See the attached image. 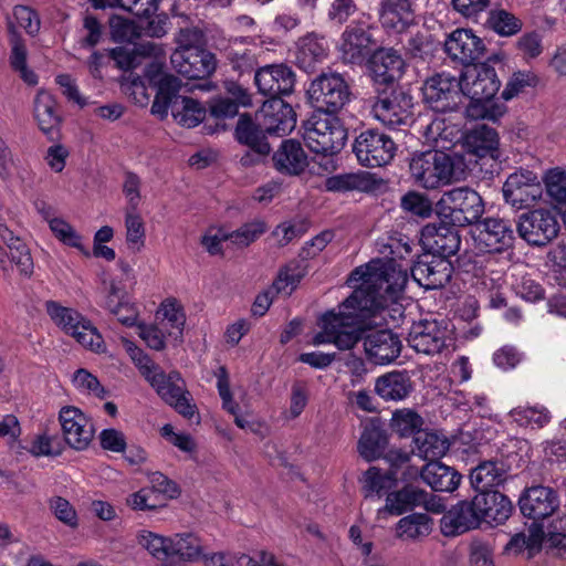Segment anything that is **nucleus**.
Instances as JSON below:
<instances>
[{"instance_id":"f704fd0d","label":"nucleus","mask_w":566,"mask_h":566,"mask_svg":"<svg viewBox=\"0 0 566 566\" xmlns=\"http://www.w3.org/2000/svg\"><path fill=\"white\" fill-rule=\"evenodd\" d=\"M412 381L407 371L387 373L376 379L375 392L386 401H400L412 391Z\"/></svg>"},{"instance_id":"4d7b16f0","label":"nucleus","mask_w":566,"mask_h":566,"mask_svg":"<svg viewBox=\"0 0 566 566\" xmlns=\"http://www.w3.org/2000/svg\"><path fill=\"white\" fill-rule=\"evenodd\" d=\"M302 277L303 273L296 265H287L279 272L276 280L271 286V291L287 297L296 289Z\"/></svg>"},{"instance_id":"e2e57ef3","label":"nucleus","mask_w":566,"mask_h":566,"mask_svg":"<svg viewBox=\"0 0 566 566\" xmlns=\"http://www.w3.org/2000/svg\"><path fill=\"white\" fill-rule=\"evenodd\" d=\"M126 504L134 511H153L163 506V499L154 489L143 488L128 495Z\"/></svg>"},{"instance_id":"7c9ffc66","label":"nucleus","mask_w":566,"mask_h":566,"mask_svg":"<svg viewBox=\"0 0 566 566\" xmlns=\"http://www.w3.org/2000/svg\"><path fill=\"white\" fill-rule=\"evenodd\" d=\"M480 521L473 499L461 501L443 514L440 520V528L444 536H457L470 530L478 528Z\"/></svg>"},{"instance_id":"69168bd1","label":"nucleus","mask_w":566,"mask_h":566,"mask_svg":"<svg viewBox=\"0 0 566 566\" xmlns=\"http://www.w3.org/2000/svg\"><path fill=\"white\" fill-rule=\"evenodd\" d=\"M157 315L161 317V324L168 328L176 329L179 334L182 331L186 318L180 305L174 300L165 301Z\"/></svg>"},{"instance_id":"13d9d810","label":"nucleus","mask_w":566,"mask_h":566,"mask_svg":"<svg viewBox=\"0 0 566 566\" xmlns=\"http://www.w3.org/2000/svg\"><path fill=\"white\" fill-rule=\"evenodd\" d=\"M511 416L520 426H536L538 428L548 423L551 416L547 409L537 407H517Z\"/></svg>"},{"instance_id":"473e14b6","label":"nucleus","mask_w":566,"mask_h":566,"mask_svg":"<svg viewBox=\"0 0 566 566\" xmlns=\"http://www.w3.org/2000/svg\"><path fill=\"white\" fill-rule=\"evenodd\" d=\"M329 44L324 35L310 32L296 42V63L306 72L328 56Z\"/></svg>"},{"instance_id":"f3484780","label":"nucleus","mask_w":566,"mask_h":566,"mask_svg":"<svg viewBox=\"0 0 566 566\" xmlns=\"http://www.w3.org/2000/svg\"><path fill=\"white\" fill-rule=\"evenodd\" d=\"M450 333L444 319H421L412 324L407 340L417 353L434 355L446 347Z\"/></svg>"},{"instance_id":"39448f33","label":"nucleus","mask_w":566,"mask_h":566,"mask_svg":"<svg viewBox=\"0 0 566 566\" xmlns=\"http://www.w3.org/2000/svg\"><path fill=\"white\" fill-rule=\"evenodd\" d=\"M440 219L452 226L465 227L479 222L484 212L481 196L467 187L444 192L436 206Z\"/></svg>"},{"instance_id":"b1692460","label":"nucleus","mask_w":566,"mask_h":566,"mask_svg":"<svg viewBox=\"0 0 566 566\" xmlns=\"http://www.w3.org/2000/svg\"><path fill=\"white\" fill-rule=\"evenodd\" d=\"M462 149L470 158L465 159L468 166L473 163L472 157H490L499 160L501 157L499 150V135L496 130L488 125H476L470 129L462 138ZM465 157L464 155H462Z\"/></svg>"},{"instance_id":"8fccbe9b","label":"nucleus","mask_w":566,"mask_h":566,"mask_svg":"<svg viewBox=\"0 0 566 566\" xmlns=\"http://www.w3.org/2000/svg\"><path fill=\"white\" fill-rule=\"evenodd\" d=\"M268 230V224L262 219H254L243 223L234 231H228L229 244L234 249H245L255 242Z\"/></svg>"},{"instance_id":"37998d69","label":"nucleus","mask_w":566,"mask_h":566,"mask_svg":"<svg viewBox=\"0 0 566 566\" xmlns=\"http://www.w3.org/2000/svg\"><path fill=\"white\" fill-rule=\"evenodd\" d=\"M0 240L12 254V261L22 275L30 276L33 272V261L23 241L2 222H0Z\"/></svg>"},{"instance_id":"09e8293b","label":"nucleus","mask_w":566,"mask_h":566,"mask_svg":"<svg viewBox=\"0 0 566 566\" xmlns=\"http://www.w3.org/2000/svg\"><path fill=\"white\" fill-rule=\"evenodd\" d=\"M180 88V81L172 76H164L158 86V92L151 105V113L165 118L168 115L169 109L172 112V104L177 97Z\"/></svg>"},{"instance_id":"bf43d9fd","label":"nucleus","mask_w":566,"mask_h":566,"mask_svg":"<svg viewBox=\"0 0 566 566\" xmlns=\"http://www.w3.org/2000/svg\"><path fill=\"white\" fill-rule=\"evenodd\" d=\"M395 482V472L382 474L379 469L371 467L364 473V489L367 495H380L384 490L390 489Z\"/></svg>"},{"instance_id":"c85d7f7f","label":"nucleus","mask_w":566,"mask_h":566,"mask_svg":"<svg viewBox=\"0 0 566 566\" xmlns=\"http://www.w3.org/2000/svg\"><path fill=\"white\" fill-rule=\"evenodd\" d=\"M518 503L522 514L534 521L551 516L559 505L556 492L542 485L527 489Z\"/></svg>"},{"instance_id":"20e7f679","label":"nucleus","mask_w":566,"mask_h":566,"mask_svg":"<svg viewBox=\"0 0 566 566\" xmlns=\"http://www.w3.org/2000/svg\"><path fill=\"white\" fill-rule=\"evenodd\" d=\"M303 127L304 142L313 153L334 155L345 145L347 130L335 115L315 111Z\"/></svg>"},{"instance_id":"6e6d98bb","label":"nucleus","mask_w":566,"mask_h":566,"mask_svg":"<svg viewBox=\"0 0 566 566\" xmlns=\"http://www.w3.org/2000/svg\"><path fill=\"white\" fill-rule=\"evenodd\" d=\"M49 226L55 238L63 244L77 249L85 255H90L88 250L82 243L81 234L65 220L53 218L49 221Z\"/></svg>"},{"instance_id":"ddd939ff","label":"nucleus","mask_w":566,"mask_h":566,"mask_svg":"<svg viewBox=\"0 0 566 566\" xmlns=\"http://www.w3.org/2000/svg\"><path fill=\"white\" fill-rule=\"evenodd\" d=\"M147 380L161 399L174 407L179 415L188 419L196 415L197 407L191 402L190 394L185 389V384L179 373L171 371L165 374L158 368Z\"/></svg>"},{"instance_id":"2eb2a0df","label":"nucleus","mask_w":566,"mask_h":566,"mask_svg":"<svg viewBox=\"0 0 566 566\" xmlns=\"http://www.w3.org/2000/svg\"><path fill=\"white\" fill-rule=\"evenodd\" d=\"M502 192L506 203L515 209H523L542 198L543 187L537 174L520 169L506 178Z\"/></svg>"},{"instance_id":"0e129e2a","label":"nucleus","mask_w":566,"mask_h":566,"mask_svg":"<svg viewBox=\"0 0 566 566\" xmlns=\"http://www.w3.org/2000/svg\"><path fill=\"white\" fill-rule=\"evenodd\" d=\"M544 184L548 196L558 203H566V171L554 168L546 172Z\"/></svg>"},{"instance_id":"4468645a","label":"nucleus","mask_w":566,"mask_h":566,"mask_svg":"<svg viewBox=\"0 0 566 566\" xmlns=\"http://www.w3.org/2000/svg\"><path fill=\"white\" fill-rule=\"evenodd\" d=\"M557 214L551 209H535L523 213L517 223V232L532 245H546L559 232Z\"/></svg>"},{"instance_id":"f8f14e48","label":"nucleus","mask_w":566,"mask_h":566,"mask_svg":"<svg viewBox=\"0 0 566 566\" xmlns=\"http://www.w3.org/2000/svg\"><path fill=\"white\" fill-rule=\"evenodd\" d=\"M472 238L480 253H501L513 247L514 231L510 221L489 217L474 224Z\"/></svg>"},{"instance_id":"c03bdc74","label":"nucleus","mask_w":566,"mask_h":566,"mask_svg":"<svg viewBox=\"0 0 566 566\" xmlns=\"http://www.w3.org/2000/svg\"><path fill=\"white\" fill-rule=\"evenodd\" d=\"M9 42L11 48L9 57L10 66L13 71L20 74V77L24 83L28 85H35L38 83V75L28 67V50L24 40L15 30L12 29L10 31Z\"/></svg>"},{"instance_id":"6ab92c4d","label":"nucleus","mask_w":566,"mask_h":566,"mask_svg":"<svg viewBox=\"0 0 566 566\" xmlns=\"http://www.w3.org/2000/svg\"><path fill=\"white\" fill-rule=\"evenodd\" d=\"M458 226L442 220L439 223H428L421 230L420 241L430 254L448 260L457 254L461 245Z\"/></svg>"},{"instance_id":"3c124183","label":"nucleus","mask_w":566,"mask_h":566,"mask_svg":"<svg viewBox=\"0 0 566 566\" xmlns=\"http://www.w3.org/2000/svg\"><path fill=\"white\" fill-rule=\"evenodd\" d=\"M544 532L542 527L535 525L530 528L528 535L524 533L515 534L506 544L505 549L510 553L518 554L527 551V557L531 558L541 549Z\"/></svg>"},{"instance_id":"cd10ccee","label":"nucleus","mask_w":566,"mask_h":566,"mask_svg":"<svg viewBox=\"0 0 566 566\" xmlns=\"http://www.w3.org/2000/svg\"><path fill=\"white\" fill-rule=\"evenodd\" d=\"M420 134L424 144L442 151L451 149L463 138L459 125L438 113L429 123L420 125Z\"/></svg>"},{"instance_id":"412c9836","label":"nucleus","mask_w":566,"mask_h":566,"mask_svg":"<svg viewBox=\"0 0 566 566\" xmlns=\"http://www.w3.org/2000/svg\"><path fill=\"white\" fill-rule=\"evenodd\" d=\"M484 50L483 40L468 29L452 31L444 41V51L448 56L467 67L482 57Z\"/></svg>"},{"instance_id":"a211bd4d","label":"nucleus","mask_w":566,"mask_h":566,"mask_svg":"<svg viewBox=\"0 0 566 566\" xmlns=\"http://www.w3.org/2000/svg\"><path fill=\"white\" fill-rule=\"evenodd\" d=\"M296 83V75L291 66L273 63L259 67L254 73V84L260 94L273 98L291 95Z\"/></svg>"},{"instance_id":"338daca9","label":"nucleus","mask_w":566,"mask_h":566,"mask_svg":"<svg viewBox=\"0 0 566 566\" xmlns=\"http://www.w3.org/2000/svg\"><path fill=\"white\" fill-rule=\"evenodd\" d=\"M465 115L468 118L478 120V119H490L497 120L503 115V109L501 106L493 103L491 101H472L468 105L465 109Z\"/></svg>"},{"instance_id":"58836bf2","label":"nucleus","mask_w":566,"mask_h":566,"mask_svg":"<svg viewBox=\"0 0 566 566\" xmlns=\"http://www.w3.org/2000/svg\"><path fill=\"white\" fill-rule=\"evenodd\" d=\"M34 118L40 129L50 138L57 132L60 115L55 98L45 91H39L34 99Z\"/></svg>"},{"instance_id":"0eeeda50","label":"nucleus","mask_w":566,"mask_h":566,"mask_svg":"<svg viewBox=\"0 0 566 566\" xmlns=\"http://www.w3.org/2000/svg\"><path fill=\"white\" fill-rule=\"evenodd\" d=\"M308 96L316 112L335 115L350 98V90L342 74L322 73L312 81Z\"/></svg>"},{"instance_id":"9b49d317","label":"nucleus","mask_w":566,"mask_h":566,"mask_svg":"<svg viewBox=\"0 0 566 566\" xmlns=\"http://www.w3.org/2000/svg\"><path fill=\"white\" fill-rule=\"evenodd\" d=\"M396 305V302L394 304H389L385 311L377 312L363 321L359 322V338L355 342L357 343L360 339H364V348L369 357L370 360H373L375 364L379 365H386L391 361H394L401 352V342L399 337L394 334L389 329H380V331H374L367 334L365 337H363V328L366 322L370 318L379 316L381 321H386V314L388 312L389 306ZM356 344L350 346L348 349L353 348ZM345 348L344 350H346Z\"/></svg>"},{"instance_id":"680f3d73","label":"nucleus","mask_w":566,"mask_h":566,"mask_svg":"<svg viewBox=\"0 0 566 566\" xmlns=\"http://www.w3.org/2000/svg\"><path fill=\"white\" fill-rule=\"evenodd\" d=\"M49 509L52 514L70 528L78 526V516L74 506L62 496H52L49 502Z\"/></svg>"},{"instance_id":"5fc2aeb1","label":"nucleus","mask_w":566,"mask_h":566,"mask_svg":"<svg viewBox=\"0 0 566 566\" xmlns=\"http://www.w3.org/2000/svg\"><path fill=\"white\" fill-rule=\"evenodd\" d=\"M486 23L490 29L502 36L513 35L522 29L521 20L503 9L490 11Z\"/></svg>"},{"instance_id":"393cba45","label":"nucleus","mask_w":566,"mask_h":566,"mask_svg":"<svg viewBox=\"0 0 566 566\" xmlns=\"http://www.w3.org/2000/svg\"><path fill=\"white\" fill-rule=\"evenodd\" d=\"M371 35L364 23L352 22L343 31L338 51L345 63H361L370 53Z\"/></svg>"},{"instance_id":"c9c22d12","label":"nucleus","mask_w":566,"mask_h":566,"mask_svg":"<svg viewBox=\"0 0 566 566\" xmlns=\"http://www.w3.org/2000/svg\"><path fill=\"white\" fill-rule=\"evenodd\" d=\"M421 479L433 491L453 492L460 484L461 474L440 461L428 462L420 472Z\"/></svg>"},{"instance_id":"aec40b11","label":"nucleus","mask_w":566,"mask_h":566,"mask_svg":"<svg viewBox=\"0 0 566 566\" xmlns=\"http://www.w3.org/2000/svg\"><path fill=\"white\" fill-rule=\"evenodd\" d=\"M170 63L179 74L192 80L208 77L217 67L214 54L206 49L175 50Z\"/></svg>"},{"instance_id":"603ef678","label":"nucleus","mask_w":566,"mask_h":566,"mask_svg":"<svg viewBox=\"0 0 566 566\" xmlns=\"http://www.w3.org/2000/svg\"><path fill=\"white\" fill-rule=\"evenodd\" d=\"M125 230L129 249L139 252L145 245L146 229L138 209H125Z\"/></svg>"},{"instance_id":"72a5a7b5","label":"nucleus","mask_w":566,"mask_h":566,"mask_svg":"<svg viewBox=\"0 0 566 566\" xmlns=\"http://www.w3.org/2000/svg\"><path fill=\"white\" fill-rule=\"evenodd\" d=\"M427 491L407 485L399 491L390 492L387 494L386 504L378 510V517L386 514L401 515L405 512L421 506L424 503Z\"/></svg>"},{"instance_id":"79ce46f5","label":"nucleus","mask_w":566,"mask_h":566,"mask_svg":"<svg viewBox=\"0 0 566 566\" xmlns=\"http://www.w3.org/2000/svg\"><path fill=\"white\" fill-rule=\"evenodd\" d=\"M386 443L384 430L376 421H370L364 426L357 450L366 461H373L381 455Z\"/></svg>"},{"instance_id":"c756f323","label":"nucleus","mask_w":566,"mask_h":566,"mask_svg":"<svg viewBox=\"0 0 566 566\" xmlns=\"http://www.w3.org/2000/svg\"><path fill=\"white\" fill-rule=\"evenodd\" d=\"M473 506L476 510L480 524L485 522L490 525L503 524L513 512L510 499L497 492H480L473 497Z\"/></svg>"},{"instance_id":"864d4df0","label":"nucleus","mask_w":566,"mask_h":566,"mask_svg":"<svg viewBox=\"0 0 566 566\" xmlns=\"http://www.w3.org/2000/svg\"><path fill=\"white\" fill-rule=\"evenodd\" d=\"M422 424L421 416L411 409H400L392 413L391 428L400 437L417 436Z\"/></svg>"},{"instance_id":"4c0bfd02","label":"nucleus","mask_w":566,"mask_h":566,"mask_svg":"<svg viewBox=\"0 0 566 566\" xmlns=\"http://www.w3.org/2000/svg\"><path fill=\"white\" fill-rule=\"evenodd\" d=\"M403 61L394 50H380L371 59L370 70L375 82L391 84L401 76Z\"/></svg>"},{"instance_id":"a18cd8bd","label":"nucleus","mask_w":566,"mask_h":566,"mask_svg":"<svg viewBox=\"0 0 566 566\" xmlns=\"http://www.w3.org/2000/svg\"><path fill=\"white\" fill-rule=\"evenodd\" d=\"M373 177L365 171L342 174L326 180V189L335 192L359 191L368 192L374 189Z\"/></svg>"},{"instance_id":"6e6552de","label":"nucleus","mask_w":566,"mask_h":566,"mask_svg":"<svg viewBox=\"0 0 566 566\" xmlns=\"http://www.w3.org/2000/svg\"><path fill=\"white\" fill-rule=\"evenodd\" d=\"M412 96L402 88L380 92L371 105L374 117L384 126L396 129L411 120Z\"/></svg>"},{"instance_id":"1a4fd4ad","label":"nucleus","mask_w":566,"mask_h":566,"mask_svg":"<svg viewBox=\"0 0 566 566\" xmlns=\"http://www.w3.org/2000/svg\"><path fill=\"white\" fill-rule=\"evenodd\" d=\"M396 143L377 129L361 132L353 143V151L361 166L378 168L388 165L395 157Z\"/></svg>"},{"instance_id":"dca6fc26","label":"nucleus","mask_w":566,"mask_h":566,"mask_svg":"<svg viewBox=\"0 0 566 566\" xmlns=\"http://www.w3.org/2000/svg\"><path fill=\"white\" fill-rule=\"evenodd\" d=\"M459 82L461 95L472 101H491L501 86L495 69L485 63L467 67Z\"/></svg>"},{"instance_id":"774afa93","label":"nucleus","mask_w":566,"mask_h":566,"mask_svg":"<svg viewBox=\"0 0 566 566\" xmlns=\"http://www.w3.org/2000/svg\"><path fill=\"white\" fill-rule=\"evenodd\" d=\"M537 76L532 72H516L509 80L505 88L502 92V97L505 101L512 99L526 87L535 86Z\"/></svg>"},{"instance_id":"9d476101","label":"nucleus","mask_w":566,"mask_h":566,"mask_svg":"<svg viewBox=\"0 0 566 566\" xmlns=\"http://www.w3.org/2000/svg\"><path fill=\"white\" fill-rule=\"evenodd\" d=\"M460 84L450 73H436L422 84L423 101L438 114L455 112L461 103Z\"/></svg>"},{"instance_id":"4be33fe9","label":"nucleus","mask_w":566,"mask_h":566,"mask_svg":"<svg viewBox=\"0 0 566 566\" xmlns=\"http://www.w3.org/2000/svg\"><path fill=\"white\" fill-rule=\"evenodd\" d=\"M380 25L392 33L407 31L416 20V0H378Z\"/></svg>"},{"instance_id":"2f4dec72","label":"nucleus","mask_w":566,"mask_h":566,"mask_svg":"<svg viewBox=\"0 0 566 566\" xmlns=\"http://www.w3.org/2000/svg\"><path fill=\"white\" fill-rule=\"evenodd\" d=\"M274 168L286 176H300L308 166V159L300 142L283 140L272 156Z\"/></svg>"},{"instance_id":"f257e3e1","label":"nucleus","mask_w":566,"mask_h":566,"mask_svg":"<svg viewBox=\"0 0 566 566\" xmlns=\"http://www.w3.org/2000/svg\"><path fill=\"white\" fill-rule=\"evenodd\" d=\"M384 248L385 259H373L350 273L348 282L355 287L354 292L337 312L333 310L321 316V331L313 337L314 345L349 348L360 336L359 322L397 301L408 282L415 243L399 234L389 237Z\"/></svg>"},{"instance_id":"49530a36","label":"nucleus","mask_w":566,"mask_h":566,"mask_svg":"<svg viewBox=\"0 0 566 566\" xmlns=\"http://www.w3.org/2000/svg\"><path fill=\"white\" fill-rule=\"evenodd\" d=\"M432 520L424 513H412L401 517L396 525V536L402 541H415L428 536Z\"/></svg>"},{"instance_id":"423d86ee","label":"nucleus","mask_w":566,"mask_h":566,"mask_svg":"<svg viewBox=\"0 0 566 566\" xmlns=\"http://www.w3.org/2000/svg\"><path fill=\"white\" fill-rule=\"evenodd\" d=\"M44 306L52 322L82 346L95 353L105 350L104 339L97 328L76 310L55 301H46Z\"/></svg>"},{"instance_id":"de8ad7c7","label":"nucleus","mask_w":566,"mask_h":566,"mask_svg":"<svg viewBox=\"0 0 566 566\" xmlns=\"http://www.w3.org/2000/svg\"><path fill=\"white\" fill-rule=\"evenodd\" d=\"M172 117L187 128L200 124L206 117V108L196 99L180 95L172 104Z\"/></svg>"},{"instance_id":"7ed1b4c3","label":"nucleus","mask_w":566,"mask_h":566,"mask_svg":"<svg viewBox=\"0 0 566 566\" xmlns=\"http://www.w3.org/2000/svg\"><path fill=\"white\" fill-rule=\"evenodd\" d=\"M137 544L154 558L169 563H193L202 555L201 539L193 533L164 536L148 530L136 534Z\"/></svg>"},{"instance_id":"e433bc0d","label":"nucleus","mask_w":566,"mask_h":566,"mask_svg":"<svg viewBox=\"0 0 566 566\" xmlns=\"http://www.w3.org/2000/svg\"><path fill=\"white\" fill-rule=\"evenodd\" d=\"M507 476V467L500 460H488L478 464L470 473L472 486L480 492L501 485Z\"/></svg>"},{"instance_id":"a19ab883","label":"nucleus","mask_w":566,"mask_h":566,"mask_svg":"<svg viewBox=\"0 0 566 566\" xmlns=\"http://www.w3.org/2000/svg\"><path fill=\"white\" fill-rule=\"evenodd\" d=\"M417 455L423 460L438 461L449 450L450 443L446 436L434 431H420L413 438Z\"/></svg>"},{"instance_id":"f03ea898","label":"nucleus","mask_w":566,"mask_h":566,"mask_svg":"<svg viewBox=\"0 0 566 566\" xmlns=\"http://www.w3.org/2000/svg\"><path fill=\"white\" fill-rule=\"evenodd\" d=\"M468 164L462 154H447L433 149L415 153L409 160V171L413 181L426 188L437 189L465 177Z\"/></svg>"},{"instance_id":"052dcab7","label":"nucleus","mask_w":566,"mask_h":566,"mask_svg":"<svg viewBox=\"0 0 566 566\" xmlns=\"http://www.w3.org/2000/svg\"><path fill=\"white\" fill-rule=\"evenodd\" d=\"M227 60L232 70L240 75L251 73L258 64L254 52L245 48H229L227 51Z\"/></svg>"},{"instance_id":"ea45409f","label":"nucleus","mask_w":566,"mask_h":566,"mask_svg":"<svg viewBox=\"0 0 566 566\" xmlns=\"http://www.w3.org/2000/svg\"><path fill=\"white\" fill-rule=\"evenodd\" d=\"M266 132L260 123L256 125L248 115H241L237 127L235 137L239 143L247 145L259 156L270 153V145L265 139Z\"/></svg>"},{"instance_id":"5701e85b","label":"nucleus","mask_w":566,"mask_h":566,"mask_svg":"<svg viewBox=\"0 0 566 566\" xmlns=\"http://www.w3.org/2000/svg\"><path fill=\"white\" fill-rule=\"evenodd\" d=\"M260 126L268 135L283 136L293 130L296 124L292 106L282 98H273L263 103L258 115Z\"/></svg>"},{"instance_id":"bb28decb","label":"nucleus","mask_w":566,"mask_h":566,"mask_svg":"<svg viewBox=\"0 0 566 566\" xmlns=\"http://www.w3.org/2000/svg\"><path fill=\"white\" fill-rule=\"evenodd\" d=\"M412 279L426 290L443 287L451 279L452 264L449 260L431 256V260H419L411 268Z\"/></svg>"},{"instance_id":"a878e982","label":"nucleus","mask_w":566,"mask_h":566,"mask_svg":"<svg viewBox=\"0 0 566 566\" xmlns=\"http://www.w3.org/2000/svg\"><path fill=\"white\" fill-rule=\"evenodd\" d=\"M60 422L65 441L70 447L83 450L90 444L94 434L93 424L78 408H62Z\"/></svg>"}]
</instances>
